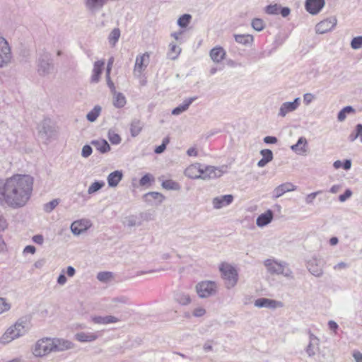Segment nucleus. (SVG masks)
<instances>
[{"label":"nucleus","instance_id":"nucleus-20","mask_svg":"<svg viewBox=\"0 0 362 362\" xmlns=\"http://www.w3.org/2000/svg\"><path fill=\"white\" fill-rule=\"evenodd\" d=\"M202 164L196 163L189 165L185 170V175L190 179H202Z\"/></svg>","mask_w":362,"mask_h":362},{"label":"nucleus","instance_id":"nucleus-56","mask_svg":"<svg viewBox=\"0 0 362 362\" xmlns=\"http://www.w3.org/2000/svg\"><path fill=\"white\" fill-rule=\"evenodd\" d=\"M322 192L321 191H317L313 193L309 194L305 197V202L308 204H313L314 199L316 198L317 195L320 194Z\"/></svg>","mask_w":362,"mask_h":362},{"label":"nucleus","instance_id":"nucleus-19","mask_svg":"<svg viewBox=\"0 0 362 362\" xmlns=\"http://www.w3.org/2000/svg\"><path fill=\"white\" fill-rule=\"evenodd\" d=\"M52 340L53 352H60L71 349L74 347V344L70 341L54 338Z\"/></svg>","mask_w":362,"mask_h":362},{"label":"nucleus","instance_id":"nucleus-14","mask_svg":"<svg viewBox=\"0 0 362 362\" xmlns=\"http://www.w3.org/2000/svg\"><path fill=\"white\" fill-rule=\"evenodd\" d=\"M320 350V339L317 337L309 332V343L305 349L309 357L314 356Z\"/></svg>","mask_w":362,"mask_h":362},{"label":"nucleus","instance_id":"nucleus-31","mask_svg":"<svg viewBox=\"0 0 362 362\" xmlns=\"http://www.w3.org/2000/svg\"><path fill=\"white\" fill-rule=\"evenodd\" d=\"M94 147L102 153H105L110 151V146L105 139L94 140L91 142Z\"/></svg>","mask_w":362,"mask_h":362},{"label":"nucleus","instance_id":"nucleus-18","mask_svg":"<svg viewBox=\"0 0 362 362\" xmlns=\"http://www.w3.org/2000/svg\"><path fill=\"white\" fill-rule=\"evenodd\" d=\"M296 189V186L294 185L291 182H285L283 183L276 187L272 192V197L273 199H277L284 194L286 192L295 191Z\"/></svg>","mask_w":362,"mask_h":362},{"label":"nucleus","instance_id":"nucleus-62","mask_svg":"<svg viewBox=\"0 0 362 362\" xmlns=\"http://www.w3.org/2000/svg\"><path fill=\"white\" fill-rule=\"evenodd\" d=\"M106 79H107V86L110 89L112 93H115V92H117L116 91V88L115 86L114 83L112 82V81L110 78V75H107L106 74Z\"/></svg>","mask_w":362,"mask_h":362},{"label":"nucleus","instance_id":"nucleus-11","mask_svg":"<svg viewBox=\"0 0 362 362\" xmlns=\"http://www.w3.org/2000/svg\"><path fill=\"white\" fill-rule=\"evenodd\" d=\"M324 262L322 259L313 257L307 262V268L311 274L316 277H321L323 274Z\"/></svg>","mask_w":362,"mask_h":362},{"label":"nucleus","instance_id":"nucleus-43","mask_svg":"<svg viewBox=\"0 0 362 362\" xmlns=\"http://www.w3.org/2000/svg\"><path fill=\"white\" fill-rule=\"evenodd\" d=\"M191 19L192 16L190 14H184L179 18L177 24L181 28H186L190 23Z\"/></svg>","mask_w":362,"mask_h":362},{"label":"nucleus","instance_id":"nucleus-48","mask_svg":"<svg viewBox=\"0 0 362 362\" xmlns=\"http://www.w3.org/2000/svg\"><path fill=\"white\" fill-rule=\"evenodd\" d=\"M281 9V6L277 4L269 5L265 8V11L267 13L270 15H276L279 13V10Z\"/></svg>","mask_w":362,"mask_h":362},{"label":"nucleus","instance_id":"nucleus-30","mask_svg":"<svg viewBox=\"0 0 362 362\" xmlns=\"http://www.w3.org/2000/svg\"><path fill=\"white\" fill-rule=\"evenodd\" d=\"M104 61H97L94 63L93 69V74L91 76V81L93 83H98L100 79V74L102 73V69L104 66Z\"/></svg>","mask_w":362,"mask_h":362},{"label":"nucleus","instance_id":"nucleus-40","mask_svg":"<svg viewBox=\"0 0 362 362\" xmlns=\"http://www.w3.org/2000/svg\"><path fill=\"white\" fill-rule=\"evenodd\" d=\"M105 182L103 181H95L92 183L88 189V193L89 194H92L98 190H100L103 187H104Z\"/></svg>","mask_w":362,"mask_h":362},{"label":"nucleus","instance_id":"nucleus-10","mask_svg":"<svg viewBox=\"0 0 362 362\" xmlns=\"http://www.w3.org/2000/svg\"><path fill=\"white\" fill-rule=\"evenodd\" d=\"M149 62L150 54L148 52H145L136 57L134 67V75L136 78L141 77L143 71L147 68Z\"/></svg>","mask_w":362,"mask_h":362},{"label":"nucleus","instance_id":"nucleus-25","mask_svg":"<svg viewBox=\"0 0 362 362\" xmlns=\"http://www.w3.org/2000/svg\"><path fill=\"white\" fill-rule=\"evenodd\" d=\"M98 338L97 332H81L75 334V339L80 342H92Z\"/></svg>","mask_w":362,"mask_h":362},{"label":"nucleus","instance_id":"nucleus-16","mask_svg":"<svg viewBox=\"0 0 362 362\" xmlns=\"http://www.w3.org/2000/svg\"><path fill=\"white\" fill-rule=\"evenodd\" d=\"M254 305L257 308H267L271 309L283 307V303L281 301L266 298L257 299L255 301Z\"/></svg>","mask_w":362,"mask_h":362},{"label":"nucleus","instance_id":"nucleus-41","mask_svg":"<svg viewBox=\"0 0 362 362\" xmlns=\"http://www.w3.org/2000/svg\"><path fill=\"white\" fill-rule=\"evenodd\" d=\"M362 133V124H358L356 126L355 131L352 132L349 136V140L351 142L354 141L358 136L361 137Z\"/></svg>","mask_w":362,"mask_h":362},{"label":"nucleus","instance_id":"nucleus-61","mask_svg":"<svg viewBox=\"0 0 362 362\" xmlns=\"http://www.w3.org/2000/svg\"><path fill=\"white\" fill-rule=\"evenodd\" d=\"M8 228V223L5 217L0 214V231H4Z\"/></svg>","mask_w":362,"mask_h":362},{"label":"nucleus","instance_id":"nucleus-28","mask_svg":"<svg viewBox=\"0 0 362 362\" xmlns=\"http://www.w3.org/2000/svg\"><path fill=\"white\" fill-rule=\"evenodd\" d=\"M209 55L213 62L219 63L224 59L226 52L223 47H216L211 49Z\"/></svg>","mask_w":362,"mask_h":362},{"label":"nucleus","instance_id":"nucleus-32","mask_svg":"<svg viewBox=\"0 0 362 362\" xmlns=\"http://www.w3.org/2000/svg\"><path fill=\"white\" fill-rule=\"evenodd\" d=\"M143 128V124L140 119H134L130 124V132L133 137L139 134Z\"/></svg>","mask_w":362,"mask_h":362},{"label":"nucleus","instance_id":"nucleus-23","mask_svg":"<svg viewBox=\"0 0 362 362\" xmlns=\"http://www.w3.org/2000/svg\"><path fill=\"white\" fill-rule=\"evenodd\" d=\"M233 196L231 194H226L214 198L212 204L214 208L221 209L225 206L229 205L233 202Z\"/></svg>","mask_w":362,"mask_h":362},{"label":"nucleus","instance_id":"nucleus-1","mask_svg":"<svg viewBox=\"0 0 362 362\" xmlns=\"http://www.w3.org/2000/svg\"><path fill=\"white\" fill-rule=\"evenodd\" d=\"M33 179L28 175H14L0 180V204L17 209L25 206L30 200Z\"/></svg>","mask_w":362,"mask_h":362},{"label":"nucleus","instance_id":"nucleus-22","mask_svg":"<svg viewBox=\"0 0 362 362\" xmlns=\"http://www.w3.org/2000/svg\"><path fill=\"white\" fill-rule=\"evenodd\" d=\"M291 149L298 155H306L308 152V141L306 138L301 136L297 143L291 146Z\"/></svg>","mask_w":362,"mask_h":362},{"label":"nucleus","instance_id":"nucleus-7","mask_svg":"<svg viewBox=\"0 0 362 362\" xmlns=\"http://www.w3.org/2000/svg\"><path fill=\"white\" fill-rule=\"evenodd\" d=\"M217 286L216 282L212 281H201L196 286V291L200 298H208L215 295Z\"/></svg>","mask_w":362,"mask_h":362},{"label":"nucleus","instance_id":"nucleus-8","mask_svg":"<svg viewBox=\"0 0 362 362\" xmlns=\"http://www.w3.org/2000/svg\"><path fill=\"white\" fill-rule=\"evenodd\" d=\"M39 136L48 141L57 135V130L49 119H45L37 127Z\"/></svg>","mask_w":362,"mask_h":362},{"label":"nucleus","instance_id":"nucleus-33","mask_svg":"<svg viewBox=\"0 0 362 362\" xmlns=\"http://www.w3.org/2000/svg\"><path fill=\"white\" fill-rule=\"evenodd\" d=\"M234 37L238 43L243 45H251L254 40L253 36L249 34L235 35Z\"/></svg>","mask_w":362,"mask_h":362},{"label":"nucleus","instance_id":"nucleus-63","mask_svg":"<svg viewBox=\"0 0 362 362\" xmlns=\"http://www.w3.org/2000/svg\"><path fill=\"white\" fill-rule=\"evenodd\" d=\"M278 141L276 136H267L264 138V142L267 144H274Z\"/></svg>","mask_w":362,"mask_h":362},{"label":"nucleus","instance_id":"nucleus-55","mask_svg":"<svg viewBox=\"0 0 362 362\" xmlns=\"http://www.w3.org/2000/svg\"><path fill=\"white\" fill-rule=\"evenodd\" d=\"M92 148L89 145H85L83 146V147L82 148V151H81V156L84 158H88V156H90L92 153Z\"/></svg>","mask_w":362,"mask_h":362},{"label":"nucleus","instance_id":"nucleus-60","mask_svg":"<svg viewBox=\"0 0 362 362\" xmlns=\"http://www.w3.org/2000/svg\"><path fill=\"white\" fill-rule=\"evenodd\" d=\"M206 310L204 308L199 307L193 310V315L197 317H202L205 315Z\"/></svg>","mask_w":362,"mask_h":362},{"label":"nucleus","instance_id":"nucleus-49","mask_svg":"<svg viewBox=\"0 0 362 362\" xmlns=\"http://www.w3.org/2000/svg\"><path fill=\"white\" fill-rule=\"evenodd\" d=\"M169 142H170L169 137L164 138L163 139L162 144L155 148L154 152L157 154L162 153L165 150L166 146L168 144Z\"/></svg>","mask_w":362,"mask_h":362},{"label":"nucleus","instance_id":"nucleus-46","mask_svg":"<svg viewBox=\"0 0 362 362\" xmlns=\"http://www.w3.org/2000/svg\"><path fill=\"white\" fill-rule=\"evenodd\" d=\"M11 308V303L5 298L0 297V315L8 311Z\"/></svg>","mask_w":362,"mask_h":362},{"label":"nucleus","instance_id":"nucleus-64","mask_svg":"<svg viewBox=\"0 0 362 362\" xmlns=\"http://www.w3.org/2000/svg\"><path fill=\"white\" fill-rule=\"evenodd\" d=\"M314 99V95L312 93H305L303 95V101L305 105H309Z\"/></svg>","mask_w":362,"mask_h":362},{"label":"nucleus","instance_id":"nucleus-35","mask_svg":"<svg viewBox=\"0 0 362 362\" xmlns=\"http://www.w3.org/2000/svg\"><path fill=\"white\" fill-rule=\"evenodd\" d=\"M175 299L177 303L183 305H186L191 302L189 296L183 292H177L175 295Z\"/></svg>","mask_w":362,"mask_h":362},{"label":"nucleus","instance_id":"nucleus-6","mask_svg":"<svg viewBox=\"0 0 362 362\" xmlns=\"http://www.w3.org/2000/svg\"><path fill=\"white\" fill-rule=\"evenodd\" d=\"M53 352L51 338H42L37 341L33 349V354L37 357H42Z\"/></svg>","mask_w":362,"mask_h":362},{"label":"nucleus","instance_id":"nucleus-17","mask_svg":"<svg viewBox=\"0 0 362 362\" xmlns=\"http://www.w3.org/2000/svg\"><path fill=\"white\" fill-rule=\"evenodd\" d=\"M325 4V0H306L305 7L310 14H317Z\"/></svg>","mask_w":362,"mask_h":362},{"label":"nucleus","instance_id":"nucleus-44","mask_svg":"<svg viewBox=\"0 0 362 362\" xmlns=\"http://www.w3.org/2000/svg\"><path fill=\"white\" fill-rule=\"evenodd\" d=\"M251 25L253 29H255L257 31H262L265 27V24L263 20L258 18H254L252 21Z\"/></svg>","mask_w":362,"mask_h":362},{"label":"nucleus","instance_id":"nucleus-26","mask_svg":"<svg viewBox=\"0 0 362 362\" xmlns=\"http://www.w3.org/2000/svg\"><path fill=\"white\" fill-rule=\"evenodd\" d=\"M197 99V96L186 98L182 104L172 110L173 115H179L188 110L189 105Z\"/></svg>","mask_w":362,"mask_h":362},{"label":"nucleus","instance_id":"nucleus-29","mask_svg":"<svg viewBox=\"0 0 362 362\" xmlns=\"http://www.w3.org/2000/svg\"><path fill=\"white\" fill-rule=\"evenodd\" d=\"M122 177H123V175H122V173L121 171L115 170V171L111 173L107 176V183H108V185L110 187H114L117 186L119 182L122 179Z\"/></svg>","mask_w":362,"mask_h":362},{"label":"nucleus","instance_id":"nucleus-39","mask_svg":"<svg viewBox=\"0 0 362 362\" xmlns=\"http://www.w3.org/2000/svg\"><path fill=\"white\" fill-rule=\"evenodd\" d=\"M181 52V49L173 43L170 44V51L168 52V57L170 59L175 60L177 58Z\"/></svg>","mask_w":362,"mask_h":362},{"label":"nucleus","instance_id":"nucleus-21","mask_svg":"<svg viewBox=\"0 0 362 362\" xmlns=\"http://www.w3.org/2000/svg\"><path fill=\"white\" fill-rule=\"evenodd\" d=\"M90 226V223L89 221L79 220L71 223V230L74 235H78L86 231Z\"/></svg>","mask_w":362,"mask_h":362},{"label":"nucleus","instance_id":"nucleus-58","mask_svg":"<svg viewBox=\"0 0 362 362\" xmlns=\"http://www.w3.org/2000/svg\"><path fill=\"white\" fill-rule=\"evenodd\" d=\"M216 343L214 340H207L203 345V349L205 352H209L213 351V346Z\"/></svg>","mask_w":362,"mask_h":362},{"label":"nucleus","instance_id":"nucleus-36","mask_svg":"<svg viewBox=\"0 0 362 362\" xmlns=\"http://www.w3.org/2000/svg\"><path fill=\"white\" fill-rule=\"evenodd\" d=\"M101 107L100 105H95L93 110H91L86 115L87 119L90 122H95L101 112Z\"/></svg>","mask_w":362,"mask_h":362},{"label":"nucleus","instance_id":"nucleus-42","mask_svg":"<svg viewBox=\"0 0 362 362\" xmlns=\"http://www.w3.org/2000/svg\"><path fill=\"white\" fill-rule=\"evenodd\" d=\"M59 199H54L46 204H44L43 209L46 213H50L52 212L59 204Z\"/></svg>","mask_w":362,"mask_h":362},{"label":"nucleus","instance_id":"nucleus-53","mask_svg":"<svg viewBox=\"0 0 362 362\" xmlns=\"http://www.w3.org/2000/svg\"><path fill=\"white\" fill-rule=\"evenodd\" d=\"M126 224L129 227L141 225V222L137 221L136 218L134 216H129L126 218Z\"/></svg>","mask_w":362,"mask_h":362},{"label":"nucleus","instance_id":"nucleus-38","mask_svg":"<svg viewBox=\"0 0 362 362\" xmlns=\"http://www.w3.org/2000/svg\"><path fill=\"white\" fill-rule=\"evenodd\" d=\"M120 37V30L119 28H114L109 35L108 40L112 46H115Z\"/></svg>","mask_w":362,"mask_h":362},{"label":"nucleus","instance_id":"nucleus-5","mask_svg":"<svg viewBox=\"0 0 362 362\" xmlns=\"http://www.w3.org/2000/svg\"><path fill=\"white\" fill-rule=\"evenodd\" d=\"M225 286L228 289L233 288L238 281L236 269L228 263H222L219 267Z\"/></svg>","mask_w":362,"mask_h":362},{"label":"nucleus","instance_id":"nucleus-57","mask_svg":"<svg viewBox=\"0 0 362 362\" xmlns=\"http://www.w3.org/2000/svg\"><path fill=\"white\" fill-rule=\"evenodd\" d=\"M127 301H128V298L124 296L114 298L112 300V302L113 303H115V305H113V307H115V308L117 306V303L126 304L127 303Z\"/></svg>","mask_w":362,"mask_h":362},{"label":"nucleus","instance_id":"nucleus-12","mask_svg":"<svg viewBox=\"0 0 362 362\" xmlns=\"http://www.w3.org/2000/svg\"><path fill=\"white\" fill-rule=\"evenodd\" d=\"M202 180H204L220 177L224 173L222 168L211 165H202Z\"/></svg>","mask_w":362,"mask_h":362},{"label":"nucleus","instance_id":"nucleus-4","mask_svg":"<svg viewBox=\"0 0 362 362\" xmlns=\"http://www.w3.org/2000/svg\"><path fill=\"white\" fill-rule=\"evenodd\" d=\"M264 264L267 271L272 274H281L288 279L293 278V272L285 262H277L274 259H268L264 261Z\"/></svg>","mask_w":362,"mask_h":362},{"label":"nucleus","instance_id":"nucleus-45","mask_svg":"<svg viewBox=\"0 0 362 362\" xmlns=\"http://www.w3.org/2000/svg\"><path fill=\"white\" fill-rule=\"evenodd\" d=\"M112 277V274L110 272H100L97 274V279L101 282H107Z\"/></svg>","mask_w":362,"mask_h":362},{"label":"nucleus","instance_id":"nucleus-37","mask_svg":"<svg viewBox=\"0 0 362 362\" xmlns=\"http://www.w3.org/2000/svg\"><path fill=\"white\" fill-rule=\"evenodd\" d=\"M162 187L168 190H180V185L172 180H167L162 182Z\"/></svg>","mask_w":362,"mask_h":362},{"label":"nucleus","instance_id":"nucleus-3","mask_svg":"<svg viewBox=\"0 0 362 362\" xmlns=\"http://www.w3.org/2000/svg\"><path fill=\"white\" fill-rule=\"evenodd\" d=\"M35 64L36 71L40 76H47L54 70L52 55L46 50L43 49L38 53Z\"/></svg>","mask_w":362,"mask_h":362},{"label":"nucleus","instance_id":"nucleus-24","mask_svg":"<svg viewBox=\"0 0 362 362\" xmlns=\"http://www.w3.org/2000/svg\"><path fill=\"white\" fill-rule=\"evenodd\" d=\"M91 321L95 324L108 325L119 322V319L113 315L92 316Z\"/></svg>","mask_w":362,"mask_h":362},{"label":"nucleus","instance_id":"nucleus-15","mask_svg":"<svg viewBox=\"0 0 362 362\" xmlns=\"http://www.w3.org/2000/svg\"><path fill=\"white\" fill-rule=\"evenodd\" d=\"M300 104V98H296L293 102H285L281 104L278 116L284 117L287 114L292 112L298 109Z\"/></svg>","mask_w":362,"mask_h":362},{"label":"nucleus","instance_id":"nucleus-34","mask_svg":"<svg viewBox=\"0 0 362 362\" xmlns=\"http://www.w3.org/2000/svg\"><path fill=\"white\" fill-rule=\"evenodd\" d=\"M113 97V105L115 107L122 108L127 103L125 96L122 93H112Z\"/></svg>","mask_w":362,"mask_h":362},{"label":"nucleus","instance_id":"nucleus-52","mask_svg":"<svg viewBox=\"0 0 362 362\" xmlns=\"http://www.w3.org/2000/svg\"><path fill=\"white\" fill-rule=\"evenodd\" d=\"M260 154L262 155V158L269 163L273 160V153L270 149H262L260 151Z\"/></svg>","mask_w":362,"mask_h":362},{"label":"nucleus","instance_id":"nucleus-47","mask_svg":"<svg viewBox=\"0 0 362 362\" xmlns=\"http://www.w3.org/2000/svg\"><path fill=\"white\" fill-rule=\"evenodd\" d=\"M108 139L112 144H119L121 142L119 135L112 130L108 132Z\"/></svg>","mask_w":362,"mask_h":362},{"label":"nucleus","instance_id":"nucleus-13","mask_svg":"<svg viewBox=\"0 0 362 362\" xmlns=\"http://www.w3.org/2000/svg\"><path fill=\"white\" fill-rule=\"evenodd\" d=\"M337 20L336 17H329L316 25L315 30L317 33L324 34L332 30L337 25Z\"/></svg>","mask_w":362,"mask_h":362},{"label":"nucleus","instance_id":"nucleus-51","mask_svg":"<svg viewBox=\"0 0 362 362\" xmlns=\"http://www.w3.org/2000/svg\"><path fill=\"white\" fill-rule=\"evenodd\" d=\"M351 47L354 49H358L362 47V36L355 37L351 42Z\"/></svg>","mask_w":362,"mask_h":362},{"label":"nucleus","instance_id":"nucleus-59","mask_svg":"<svg viewBox=\"0 0 362 362\" xmlns=\"http://www.w3.org/2000/svg\"><path fill=\"white\" fill-rule=\"evenodd\" d=\"M352 195V192L351 189H346L345 192L341 195H339V200L341 202H345L346 199H348L349 198H350Z\"/></svg>","mask_w":362,"mask_h":362},{"label":"nucleus","instance_id":"nucleus-50","mask_svg":"<svg viewBox=\"0 0 362 362\" xmlns=\"http://www.w3.org/2000/svg\"><path fill=\"white\" fill-rule=\"evenodd\" d=\"M146 197H151L152 199L157 200L158 204H160L163 199H165V197L160 192H151L146 194L145 195Z\"/></svg>","mask_w":362,"mask_h":362},{"label":"nucleus","instance_id":"nucleus-2","mask_svg":"<svg viewBox=\"0 0 362 362\" xmlns=\"http://www.w3.org/2000/svg\"><path fill=\"white\" fill-rule=\"evenodd\" d=\"M29 330V322L26 318H20L8 327L0 339V343L8 344L13 340L25 335Z\"/></svg>","mask_w":362,"mask_h":362},{"label":"nucleus","instance_id":"nucleus-27","mask_svg":"<svg viewBox=\"0 0 362 362\" xmlns=\"http://www.w3.org/2000/svg\"><path fill=\"white\" fill-rule=\"evenodd\" d=\"M273 211L270 209L267 210L265 213L260 214L257 220L256 223L259 227H264L272 222L273 219Z\"/></svg>","mask_w":362,"mask_h":362},{"label":"nucleus","instance_id":"nucleus-54","mask_svg":"<svg viewBox=\"0 0 362 362\" xmlns=\"http://www.w3.org/2000/svg\"><path fill=\"white\" fill-rule=\"evenodd\" d=\"M153 180L154 178L152 175L146 174L140 179L139 184L141 186H145Z\"/></svg>","mask_w":362,"mask_h":362},{"label":"nucleus","instance_id":"nucleus-9","mask_svg":"<svg viewBox=\"0 0 362 362\" xmlns=\"http://www.w3.org/2000/svg\"><path fill=\"white\" fill-rule=\"evenodd\" d=\"M12 53L7 40L0 37V68L7 66L11 60Z\"/></svg>","mask_w":362,"mask_h":362}]
</instances>
